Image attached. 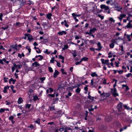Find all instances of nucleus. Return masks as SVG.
I'll return each mask as SVG.
<instances>
[{
    "mask_svg": "<svg viewBox=\"0 0 132 132\" xmlns=\"http://www.w3.org/2000/svg\"><path fill=\"white\" fill-rule=\"evenodd\" d=\"M111 92L112 93V94L114 97H116L118 96L119 95L118 93H116L117 90L116 88H113V89L111 88Z\"/></svg>",
    "mask_w": 132,
    "mask_h": 132,
    "instance_id": "1",
    "label": "nucleus"
},
{
    "mask_svg": "<svg viewBox=\"0 0 132 132\" xmlns=\"http://www.w3.org/2000/svg\"><path fill=\"white\" fill-rule=\"evenodd\" d=\"M123 104L122 103L120 102L118 104L117 109L119 112L123 110Z\"/></svg>",
    "mask_w": 132,
    "mask_h": 132,
    "instance_id": "2",
    "label": "nucleus"
},
{
    "mask_svg": "<svg viewBox=\"0 0 132 132\" xmlns=\"http://www.w3.org/2000/svg\"><path fill=\"white\" fill-rule=\"evenodd\" d=\"M101 62L103 64H106L107 65H110V63H109V60H104L103 59H101Z\"/></svg>",
    "mask_w": 132,
    "mask_h": 132,
    "instance_id": "3",
    "label": "nucleus"
},
{
    "mask_svg": "<svg viewBox=\"0 0 132 132\" xmlns=\"http://www.w3.org/2000/svg\"><path fill=\"white\" fill-rule=\"evenodd\" d=\"M24 36H27L28 39L30 42L33 39L32 36L30 34L26 33L24 34Z\"/></svg>",
    "mask_w": 132,
    "mask_h": 132,
    "instance_id": "4",
    "label": "nucleus"
},
{
    "mask_svg": "<svg viewBox=\"0 0 132 132\" xmlns=\"http://www.w3.org/2000/svg\"><path fill=\"white\" fill-rule=\"evenodd\" d=\"M53 89L51 88H49L48 89H47L46 90V95L48 94L49 93H51L53 92Z\"/></svg>",
    "mask_w": 132,
    "mask_h": 132,
    "instance_id": "5",
    "label": "nucleus"
},
{
    "mask_svg": "<svg viewBox=\"0 0 132 132\" xmlns=\"http://www.w3.org/2000/svg\"><path fill=\"white\" fill-rule=\"evenodd\" d=\"M126 15L125 14H120L119 15V17H118V19L121 21L123 18H125Z\"/></svg>",
    "mask_w": 132,
    "mask_h": 132,
    "instance_id": "6",
    "label": "nucleus"
},
{
    "mask_svg": "<svg viewBox=\"0 0 132 132\" xmlns=\"http://www.w3.org/2000/svg\"><path fill=\"white\" fill-rule=\"evenodd\" d=\"M59 73V72L56 70H55V72L53 74V77L54 78H56L57 77Z\"/></svg>",
    "mask_w": 132,
    "mask_h": 132,
    "instance_id": "7",
    "label": "nucleus"
},
{
    "mask_svg": "<svg viewBox=\"0 0 132 132\" xmlns=\"http://www.w3.org/2000/svg\"><path fill=\"white\" fill-rule=\"evenodd\" d=\"M55 93H54V94H47L46 96L48 98H50L51 97V98L52 97H54L55 96Z\"/></svg>",
    "mask_w": 132,
    "mask_h": 132,
    "instance_id": "8",
    "label": "nucleus"
},
{
    "mask_svg": "<svg viewBox=\"0 0 132 132\" xmlns=\"http://www.w3.org/2000/svg\"><path fill=\"white\" fill-rule=\"evenodd\" d=\"M101 95H102V96H103L104 97H109L110 95V94L109 93H105L103 92L102 94H101Z\"/></svg>",
    "mask_w": 132,
    "mask_h": 132,
    "instance_id": "9",
    "label": "nucleus"
},
{
    "mask_svg": "<svg viewBox=\"0 0 132 132\" xmlns=\"http://www.w3.org/2000/svg\"><path fill=\"white\" fill-rule=\"evenodd\" d=\"M67 32L66 31H60L57 33V34L60 35H62L63 34L65 35L66 34Z\"/></svg>",
    "mask_w": 132,
    "mask_h": 132,
    "instance_id": "10",
    "label": "nucleus"
},
{
    "mask_svg": "<svg viewBox=\"0 0 132 132\" xmlns=\"http://www.w3.org/2000/svg\"><path fill=\"white\" fill-rule=\"evenodd\" d=\"M71 53L74 57H75L77 56L76 51V50L72 51V52H71Z\"/></svg>",
    "mask_w": 132,
    "mask_h": 132,
    "instance_id": "11",
    "label": "nucleus"
},
{
    "mask_svg": "<svg viewBox=\"0 0 132 132\" xmlns=\"http://www.w3.org/2000/svg\"><path fill=\"white\" fill-rule=\"evenodd\" d=\"M46 17L49 20H50L51 18V17L52 16V14L51 13H48L46 15Z\"/></svg>",
    "mask_w": 132,
    "mask_h": 132,
    "instance_id": "12",
    "label": "nucleus"
},
{
    "mask_svg": "<svg viewBox=\"0 0 132 132\" xmlns=\"http://www.w3.org/2000/svg\"><path fill=\"white\" fill-rule=\"evenodd\" d=\"M72 15L73 16L74 19L75 20V21L78 22V19H77L76 16L75 15V13H73L72 14Z\"/></svg>",
    "mask_w": 132,
    "mask_h": 132,
    "instance_id": "13",
    "label": "nucleus"
},
{
    "mask_svg": "<svg viewBox=\"0 0 132 132\" xmlns=\"http://www.w3.org/2000/svg\"><path fill=\"white\" fill-rule=\"evenodd\" d=\"M89 59V58L86 57H83L81 59V62L82 61H87Z\"/></svg>",
    "mask_w": 132,
    "mask_h": 132,
    "instance_id": "14",
    "label": "nucleus"
},
{
    "mask_svg": "<svg viewBox=\"0 0 132 132\" xmlns=\"http://www.w3.org/2000/svg\"><path fill=\"white\" fill-rule=\"evenodd\" d=\"M121 119L124 121H126L127 120V118L126 117V116L123 115V116H122L121 117Z\"/></svg>",
    "mask_w": 132,
    "mask_h": 132,
    "instance_id": "15",
    "label": "nucleus"
},
{
    "mask_svg": "<svg viewBox=\"0 0 132 132\" xmlns=\"http://www.w3.org/2000/svg\"><path fill=\"white\" fill-rule=\"evenodd\" d=\"M59 100V99L57 97H56L55 98H54L53 99V104H54L57 103Z\"/></svg>",
    "mask_w": 132,
    "mask_h": 132,
    "instance_id": "16",
    "label": "nucleus"
},
{
    "mask_svg": "<svg viewBox=\"0 0 132 132\" xmlns=\"http://www.w3.org/2000/svg\"><path fill=\"white\" fill-rule=\"evenodd\" d=\"M91 75L92 77H97L98 76L97 75L96 73V72H93L92 73Z\"/></svg>",
    "mask_w": 132,
    "mask_h": 132,
    "instance_id": "17",
    "label": "nucleus"
},
{
    "mask_svg": "<svg viewBox=\"0 0 132 132\" xmlns=\"http://www.w3.org/2000/svg\"><path fill=\"white\" fill-rule=\"evenodd\" d=\"M97 30V29L96 28H94L92 29H91L89 30V31L90 33H94L95 31Z\"/></svg>",
    "mask_w": 132,
    "mask_h": 132,
    "instance_id": "18",
    "label": "nucleus"
},
{
    "mask_svg": "<svg viewBox=\"0 0 132 132\" xmlns=\"http://www.w3.org/2000/svg\"><path fill=\"white\" fill-rule=\"evenodd\" d=\"M49 110L51 111L55 110L54 106H50L49 107Z\"/></svg>",
    "mask_w": 132,
    "mask_h": 132,
    "instance_id": "19",
    "label": "nucleus"
},
{
    "mask_svg": "<svg viewBox=\"0 0 132 132\" xmlns=\"http://www.w3.org/2000/svg\"><path fill=\"white\" fill-rule=\"evenodd\" d=\"M23 101L21 97L19 98L18 101V103L19 104H20Z\"/></svg>",
    "mask_w": 132,
    "mask_h": 132,
    "instance_id": "20",
    "label": "nucleus"
},
{
    "mask_svg": "<svg viewBox=\"0 0 132 132\" xmlns=\"http://www.w3.org/2000/svg\"><path fill=\"white\" fill-rule=\"evenodd\" d=\"M40 119L38 118L37 119V120H36L35 122V123L38 124L39 125H40Z\"/></svg>",
    "mask_w": 132,
    "mask_h": 132,
    "instance_id": "21",
    "label": "nucleus"
},
{
    "mask_svg": "<svg viewBox=\"0 0 132 132\" xmlns=\"http://www.w3.org/2000/svg\"><path fill=\"white\" fill-rule=\"evenodd\" d=\"M39 100V98L37 95H35L33 96V100L34 101H36Z\"/></svg>",
    "mask_w": 132,
    "mask_h": 132,
    "instance_id": "22",
    "label": "nucleus"
},
{
    "mask_svg": "<svg viewBox=\"0 0 132 132\" xmlns=\"http://www.w3.org/2000/svg\"><path fill=\"white\" fill-rule=\"evenodd\" d=\"M113 81H115V83L113 86V88H115V87L116 86V84H117V80H116L115 79H113Z\"/></svg>",
    "mask_w": 132,
    "mask_h": 132,
    "instance_id": "23",
    "label": "nucleus"
},
{
    "mask_svg": "<svg viewBox=\"0 0 132 132\" xmlns=\"http://www.w3.org/2000/svg\"><path fill=\"white\" fill-rule=\"evenodd\" d=\"M45 77H40L39 78V79L41 81V83L43 82V81L44 80H45L46 79Z\"/></svg>",
    "mask_w": 132,
    "mask_h": 132,
    "instance_id": "24",
    "label": "nucleus"
},
{
    "mask_svg": "<svg viewBox=\"0 0 132 132\" xmlns=\"http://www.w3.org/2000/svg\"><path fill=\"white\" fill-rule=\"evenodd\" d=\"M69 48V46L68 45L66 44L64 46V47L62 48V50H64L65 49H67Z\"/></svg>",
    "mask_w": 132,
    "mask_h": 132,
    "instance_id": "25",
    "label": "nucleus"
},
{
    "mask_svg": "<svg viewBox=\"0 0 132 132\" xmlns=\"http://www.w3.org/2000/svg\"><path fill=\"white\" fill-rule=\"evenodd\" d=\"M132 24H131L130 22H129L126 26V27L127 28H131V27Z\"/></svg>",
    "mask_w": 132,
    "mask_h": 132,
    "instance_id": "26",
    "label": "nucleus"
},
{
    "mask_svg": "<svg viewBox=\"0 0 132 132\" xmlns=\"http://www.w3.org/2000/svg\"><path fill=\"white\" fill-rule=\"evenodd\" d=\"M9 26L8 25H6L5 27H1V29H3V30H5L6 29L9 28Z\"/></svg>",
    "mask_w": 132,
    "mask_h": 132,
    "instance_id": "27",
    "label": "nucleus"
},
{
    "mask_svg": "<svg viewBox=\"0 0 132 132\" xmlns=\"http://www.w3.org/2000/svg\"><path fill=\"white\" fill-rule=\"evenodd\" d=\"M11 46V47L13 48L14 49L16 50H17V45L16 44H15L14 45H12Z\"/></svg>",
    "mask_w": 132,
    "mask_h": 132,
    "instance_id": "28",
    "label": "nucleus"
},
{
    "mask_svg": "<svg viewBox=\"0 0 132 132\" xmlns=\"http://www.w3.org/2000/svg\"><path fill=\"white\" fill-rule=\"evenodd\" d=\"M93 106L91 105L90 108H88V110L89 111H93L94 110V108H92Z\"/></svg>",
    "mask_w": 132,
    "mask_h": 132,
    "instance_id": "29",
    "label": "nucleus"
},
{
    "mask_svg": "<svg viewBox=\"0 0 132 132\" xmlns=\"http://www.w3.org/2000/svg\"><path fill=\"white\" fill-rule=\"evenodd\" d=\"M56 112L55 113V114H58L59 115L58 116H61V111H56Z\"/></svg>",
    "mask_w": 132,
    "mask_h": 132,
    "instance_id": "30",
    "label": "nucleus"
},
{
    "mask_svg": "<svg viewBox=\"0 0 132 132\" xmlns=\"http://www.w3.org/2000/svg\"><path fill=\"white\" fill-rule=\"evenodd\" d=\"M34 49H36V50L37 49H38L39 50V51H38L37 50H36V52L37 53H41L40 50V49L36 47L35 46V47H34Z\"/></svg>",
    "mask_w": 132,
    "mask_h": 132,
    "instance_id": "31",
    "label": "nucleus"
},
{
    "mask_svg": "<svg viewBox=\"0 0 132 132\" xmlns=\"http://www.w3.org/2000/svg\"><path fill=\"white\" fill-rule=\"evenodd\" d=\"M31 104H26V105L25 108L29 109L30 108L31 106Z\"/></svg>",
    "mask_w": 132,
    "mask_h": 132,
    "instance_id": "32",
    "label": "nucleus"
},
{
    "mask_svg": "<svg viewBox=\"0 0 132 132\" xmlns=\"http://www.w3.org/2000/svg\"><path fill=\"white\" fill-rule=\"evenodd\" d=\"M80 89L79 87H77V89H76L75 91L76 93H78L80 92Z\"/></svg>",
    "mask_w": 132,
    "mask_h": 132,
    "instance_id": "33",
    "label": "nucleus"
},
{
    "mask_svg": "<svg viewBox=\"0 0 132 132\" xmlns=\"http://www.w3.org/2000/svg\"><path fill=\"white\" fill-rule=\"evenodd\" d=\"M130 36H130V35H127V39H128V41H129V42H130L131 40V38L130 37Z\"/></svg>",
    "mask_w": 132,
    "mask_h": 132,
    "instance_id": "34",
    "label": "nucleus"
},
{
    "mask_svg": "<svg viewBox=\"0 0 132 132\" xmlns=\"http://www.w3.org/2000/svg\"><path fill=\"white\" fill-rule=\"evenodd\" d=\"M64 26L66 27H68L69 26V25L67 23V20H64Z\"/></svg>",
    "mask_w": 132,
    "mask_h": 132,
    "instance_id": "35",
    "label": "nucleus"
},
{
    "mask_svg": "<svg viewBox=\"0 0 132 132\" xmlns=\"http://www.w3.org/2000/svg\"><path fill=\"white\" fill-rule=\"evenodd\" d=\"M123 107L124 108L128 110H129L130 109L129 107L127 106V105H123Z\"/></svg>",
    "mask_w": 132,
    "mask_h": 132,
    "instance_id": "36",
    "label": "nucleus"
},
{
    "mask_svg": "<svg viewBox=\"0 0 132 132\" xmlns=\"http://www.w3.org/2000/svg\"><path fill=\"white\" fill-rule=\"evenodd\" d=\"M108 54L109 55L108 57L109 58L112 57L113 56V55L112 54V53L111 52H110Z\"/></svg>",
    "mask_w": 132,
    "mask_h": 132,
    "instance_id": "37",
    "label": "nucleus"
},
{
    "mask_svg": "<svg viewBox=\"0 0 132 132\" xmlns=\"http://www.w3.org/2000/svg\"><path fill=\"white\" fill-rule=\"evenodd\" d=\"M119 63L120 62L118 61H117V62L116 61L114 63L115 64L116 67H118L119 66Z\"/></svg>",
    "mask_w": 132,
    "mask_h": 132,
    "instance_id": "38",
    "label": "nucleus"
},
{
    "mask_svg": "<svg viewBox=\"0 0 132 132\" xmlns=\"http://www.w3.org/2000/svg\"><path fill=\"white\" fill-rule=\"evenodd\" d=\"M54 59L55 57H53L52 58L50 61V63H54V61H55V60Z\"/></svg>",
    "mask_w": 132,
    "mask_h": 132,
    "instance_id": "39",
    "label": "nucleus"
},
{
    "mask_svg": "<svg viewBox=\"0 0 132 132\" xmlns=\"http://www.w3.org/2000/svg\"><path fill=\"white\" fill-rule=\"evenodd\" d=\"M95 84V82H94V80L93 79H91V80L90 85H92L94 87V84Z\"/></svg>",
    "mask_w": 132,
    "mask_h": 132,
    "instance_id": "40",
    "label": "nucleus"
},
{
    "mask_svg": "<svg viewBox=\"0 0 132 132\" xmlns=\"http://www.w3.org/2000/svg\"><path fill=\"white\" fill-rule=\"evenodd\" d=\"M28 2H29L27 3L26 4L27 5H30L31 4H33L34 3L31 0H29L28 1Z\"/></svg>",
    "mask_w": 132,
    "mask_h": 132,
    "instance_id": "41",
    "label": "nucleus"
},
{
    "mask_svg": "<svg viewBox=\"0 0 132 132\" xmlns=\"http://www.w3.org/2000/svg\"><path fill=\"white\" fill-rule=\"evenodd\" d=\"M48 69L49 72L51 73L52 72H53V70L51 67H49Z\"/></svg>",
    "mask_w": 132,
    "mask_h": 132,
    "instance_id": "42",
    "label": "nucleus"
},
{
    "mask_svg": "<svg viewBox=\"0 0 132 132\" xmlns=\"http://www.w3.org/2000/svg\"><path fill=\"white\" fill-rule=\"evenodd\" d=\"M114 44L113 43H111L109 45L110 47L111 48H113L114 47Z\"/></svg>",
    "mask_w": 132,
    "mask_h": 132,
    "instance_id": "43",
    "label": "nucleus"
},
{
    "mask_svg": "<svg viewBox=\"0 0 132 132\" xmlns=\"http://www.w3.org/2000/svg\"><path fill=\"white\" fill-rule=\"evenodd\" d=\"M61 71H62V74L63 75H67V73L64 71V69H61Z\"/></svg>",
    "mask_w": 132,
    "mask_h": 132,
    "instance_id": "44",
    "label": "nucleus"
},
{
    "mask_svg": "<svg viewBox=\"0 0 132 132\" xmlns=\"http://www.w3.org/2000/svg\"><path fill=\"white\" fill-rule=\"evenodd\" d=\"M97 45L98 47H101V48H103L102 46H101V43L100 42H98L97 43Z\"/></svg>",
    "mask_w": 132,
    "mask_h": 132,
    "instance_id": "45",
    "label": "nucleus"
},
{
    "mask_svg": "<svg viewBox=\"0 0 132 132\" xmlns=\"http://www.w3.org/2000/svg\"><path fill=\"white\" fill-rule=\"evenodd\" d=\"M109 20L110 21L112 22H114L115 21V20L112 17L110 18Z\"/></svg>",
    "mask_w": 132,
    "mask_h": 132,
    "instance_id": "46",
    "label": "nucleus"
},
{
    "mask_svg": "<svg viewBox=\"0 0 132 132\" xmlns=\"http://www.w3.org/2000/svg\"><path fill=\"white\" fill-rule=\"evenodd\" d=\"M98 16L100 18L101 20H103L104 19V16H102L100 14H98Z\"/></svg>",
    "mask_w": 132,
    "mask_h": 132,
    "instance_id": "47",
    "label": "nucleus"
},
{
    "mask_svg": "<svg viewBox=\"0 0 132 132\" xmlns=\"http://www.w3.org/2000/svg\"><path fill=\"white\" fill-rule=\"evenodd\" d=\"M58 58L59 59H62V60H64V57L61 55H59Z\"/></svg>",
    "mask_w": 132,
    "mask_h": 132,
    "instance_id": "48",
    "label": "nucleus"
},
{
    "mask_svg": "<svg viewBox=\"0 0 132 132\" xmlns=\"http://www.w3.org/2000/svg\"><path fill=\"white\" fill-rule=\"evenodd\" d=\"M105 5L104 4H102L100 6V7L102 9H104L105 8Z\"/></svg>",
    "mask_w": 132,
    "mask_h": 132,
    "instance_id": "49",
    "label": "nucleus"
},
{
    "mask_svg": "<svg viewBox=\"0 0 132 132\" xmlns=\"http://www.w3.org/2000/svg\"><path fill=\"white\" fill-rule=\"evenodd\" d=\"M14 117L13 116H12L9 118V119L10 120H13Z\"/></svg>",
    "mask_w": 132,
    "mask_h": 132,
    "instance_id": "50",
    "label": "nucleus"
},
{
    "mask_svg": "<svg viewBox=\"0 0 132 132\" xmlns=\"http://www.w3.org/2000/svg\"><path fill=\"white\" fill-rule=\"evenodd\" d=\"M55 61L56 62H57V66L59 67H61V64L60 63L58 62L56 60H55Z\"/></svg>",
    "mask_w": 132,
    "mask_h": 132,
    "instance_id": "51",
    "label": "nucleus"
},
{
    "mask_svg": "<svg viewBox=\"0 0 132 132\" xmlns=\"http://www.w3.org/2000/svg\"><path fill=\"white\" fill-rule=\"evenodd\" d=\"M5 109L3 108H1L0 109V112L1 113L2 112H4Z\"/></svg>",
    "mask_w": 132,
    "mask_h": 132,
    "instance_id": "52",
    "label": "nucleus"
},
{
    "mask_svg": "<svg viewBox=\"0 0 132 132\" xmlns=\"http://www.w3.org/2000/svg\"><path fill=\"white\" fill-rule=\"evenodd\" d=\"M35 67H37V66H39L40 65V64L39 63H38L37 62H35Z\"/></svg>",
    "mask_w": 132,
    "mask_h": 132,
    "instance_id": "53",
    "label": "nucleus"
},
{
    "mask_svg": "<svg viewBox=\"0 0 132 132\" xmlns=\"http://www.w3.org/2000/svg\"><path fill=\"white\" fill-rule=\"evenodd\" d=\"M82 62L81 61V60L79 62H76L75 63V64L76 65H78L80 64H81V63Z\"/></svg>",
    "mask_w": 132,
    "mask_h": 132,
    "instance_id": "54",
    "label": "nucleus"
},
{
    "mask_svg": "<svg viewBox=\"0 0 132 132\" xmlns=\"http://www.w3.org/2000/svg\"><path fill=\"white\" fill-rule=\"evenodd\" d=\"M3 16V15L2 13H0V20L1 21H2L3 20V19H2V17Z\"/></svg>",
    "mask_w": 132,
    "mask_h": 132,
    "instance_id": "55",
    "label": "nucleus"
},
{
    "mask_svg": "<svg viewBox=\"0 0 132 132\" xmlns=\"http://www.w3.org/2000/svg\"><path fill=\"white\" fill-rule=\"evenodd\" d=\"M43 42L44 43H46L48 42L47 39V38L46 39H43Z\"/></svg>",
    "mask_w": 132,
    "mask_h": 132,
    "instance_id": "56",
    "label": "nucleus"
},
{
    "mask_svg": "<svg viewBox=\"0 0 132 132\" xmlns=\"http://www.w3.org/2000/svg\"><path fill=\"white\" fill-rule=\"evenodd\" d=\"M123 71V70H121V71L118 70L117 72H118L119 74H121Z\"/></svg>",
    "mask_w": 132,
    "mask_h": 132,
    "instance_id": "57",
    "label": "nucleus"
},
{
    "mask_svg": "<svg viewBox=\"0 0 132 132\" xmlns=\"http://www.w3.org/2000/svg\"><path fill=\"white\" fill-rule=\"evenodd\" d=\"M4 82H7V79H8V78H6L5 77H4Z\"/></svg>",
    "mask_w": 132,
    "mask_h": 132,
    "instance_id": "58",
    "label": "nucleus"
},
{
    "mask_svg": "<svg viewBox=\"0 0 132 132\" xmlns=\"http://www.w3.org/2000/svg\"><path fill=\"white\" fill-rule=\"evenodd\" d=\"M11 80H12V84H14L15 82L16 81V80L15 79L14 80L12 79V78H11Z\"/></svg>",
    "mask_w": 132,
    "mask_h": 132,
    "instance_id": "59",
    "label": "nucleus"
},
{
    "mask_svg": "<svg viewBox=\"0 0 132 132\" xmlns=\"http://www.w3.org/2000/svg\"><path fill=\"white\" fill-rule=\"evenodd\" d=\"M84 89L85 90V91L87 92L88 90V85L84 87Z\"/></svg>",
    "mask_w": 132,
    "mask_h": 132,
    "instance_id": "60",
    "label": "nucleus"
},
{
    "mask_svg": "<svg viewBox=\"0 0 132 132\" xmlns=\"http://www.w3.org/2000/svg\"><path fill=\"white\" fill-rule=\"evenodd\" d=\"M18 67V69H20L22 67V64H18L17 65Z\"/></svg>",
    "mask_w": 132,
    "mask_h": 132,
    "instance_id": "61",
    "label": "nucleus"
},
{
    "mask_svg": "<svg viewBox=\"0 0 132 132\" xmlns=\"http://www.w3.org/2000/svg\"><path fill=\"white\" fill-rule=\"evenodd\" d=\"M13 67H14L15 68H16L18 67L17 65L15 63H14L13 64Z\"/></svg>",
    "mask_w": 132,
    "mask_h": 132,
    "instance_id": "62",
    "label": "nucleus"
},
{
    "mask_svg": "<svg viewBox=\"0 0 132 132\" xmlns=\"http://www.w3.org/2000/svg\"><path fill=\"white\" fill-rule=\"evenodd\" d=\"M39 57H40V58H39L38 59V60L39 61H41V60H42L43 59V56L41 55H40V56H39Z\"/></svg>",
    "mask_w": 132,
    "mask_h": 132,
    "instance_id": "63",
    "label": "nucleus"
},
{
    "mask_svg": "<svg viewBox=\"0 0 132 132\" xmlns=\"http://www.w3.org/2000/svg\"><path fill=\"white\" fill-rule=\"evenodd\" d=\"M112 0H108L106 1V3L107 4H109L112 1Z\"/></svg>",
    "mask_w": 132,
    "mask_h": 132,
    "instance_id": "64",
    "label": "nucleus"
}]
</instances>
